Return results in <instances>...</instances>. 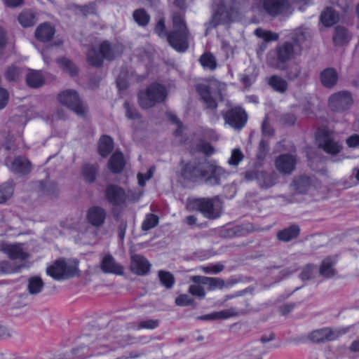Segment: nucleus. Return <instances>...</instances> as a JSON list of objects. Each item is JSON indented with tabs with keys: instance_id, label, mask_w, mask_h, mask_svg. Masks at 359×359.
Returning <instances> with one entry per match:
<instances>
[{
	"instance_id": "1",
	"label": "nucleus",
	"mask_w": 359,
	"mask_h": 359,
	"mask_svg": "<svg viewBox=\"0 0 359 359\" xmlns=\"http://www.w3.org/2000/svg\"><path fill=\"white\" fill-rule=\"evenodd\" d=\"M306 32L302 29H296L291 36L290 41H285L271 50L266 56L267 65L273 69L283 70L286 63L295 55H300L302 45L306 40Z\"/></svg>"
},
{
	"instance_id": "2",
	"label": "nucleus",
	"mask_w": 359,
	"mask_h": 359,
	"mask_svg": "<svg viewBox=\"0 0 359 359\" xmlns=\"http://www.w3.org/2000/svg\"><path fill=\"white\" fill-rule=\"evenodd\" d=\"M172 28L168 32L169 45L179 53L186 52L189 46L190 32L183 13L175 12L172 15Z\"/></svg>"
},
{
	"instance_id": "3",
	"label": "nucleus",
	"mask_w": 359,
	"mask_h": 359,
	"mask_svg": "<svg viewBox=\"0 0 359 359\" xmlns=\"http://www.w3.org/2000/svg\"><path fill=\"white\" fill-rule=\"evenodd\" d=\"M186 208L189 211L200 212L205 218L215 219L222 214V203L219 197L188 198Z\"/></svg>"
},
{
	"instance_id": "4",
	"label": "nucleus",
	"mask_w": 359,
	"mask_h": 359,
	"mask_svg": "<svg viewBox=\"0 0 359 359\" xmlns=\"http://www.w3.org/2000/svg\"><path fill=\"white\" fill-rule=\"evenodd\" d=\"M196 90L205 104V109L215 111L218 107L217 100H224L226 84L217 80H212L208 83L198 84Z\"/></svg>"
},
{
	"instance_id": "5",
	"label": "nucleus",
	"mask_w": 359,
	"mask_h": 359,
	"mask_svg": "<svg viewBox=\"0 0 359 359\" xmlns=\"http://www.w3.org/2000/svg\"><path fill=\"white\" fill-rule=\"evenodd\" d=\"M166 97L167 90L165 87L155 83L138 93V103L141 108L147 109L158 103L163 102Z\"/></svg>"
},
{
	"instance_id": "6",
	"label": "nucleus",
	"mask_w": 359,
	"mask_h": 359,
	"mask_svg": "<svg viewBox=\"0 0 359 359\" xmlns=\"http://www.w3.org/2000/svg\"><path fill=\"white\" fill-rule=\"evenodd\" d=\"M116 45H111L109 41H104L100 45L99 50L91 48L87 53V61L91 66L99 67L102 65L103 59L114 60L120 54Z\"/></svg>"
},
{
	"instance_id": "7",
	"label": "nucleus",
	"mask_w": 359,
	"mask_h": 359,
	"mask_svg": "<svg viewBox=\"0 0 359 359\" xmlns=\"http://www.w3.org/2000/svg\"><path fill=\"white\" fill-rule=\"evenodd\" d=\"M316 140L318 147L331 156L339 154L343 149L342 143L336 139L333 132L325 128L318 130Z\"/></svg>"
},
{
	"instance_id": "8",
	"label": "nucleus",
	"mask_w": 359,
	"mask_h": 359,
	"mask_svg": "<svg viewBox=\"0 0 359 359\" xmlns=\"http://www.w3.org/2000/svg\"><path fill=\"white\" fill-rule=\"evenodd\" d=\"M78 271L77 264L67 263L64 259L56 260L46 268L47 275L56 280L74 277L78 274Z\"/></svg>"
},
{
	"instance_id": "9",
	"label": "nucleus",
	"mask_w": 359,
	"mask_h": 359,
	"mask_svg": "<svg viewBox=\"0 0 359 359\" xmlns=\"http://www.w3.org/2000/svg\"><path fill=\"white\" fill-rule=\"evenodd\" d=\"M352 93L346 90L332 93L328 98V107L335 113H345L353 106Z\"/></svg>"
},
{
	"instance_id": "10",
	"label": "nucleus",
	"mask_w": 359,
	"mask_h": 359,
	"mask_svg": "<svg viewBox=\"0 0 359 359\" xmlns=\"http://www.w3.org/2000/svg\"><path fill=\"white\" fill-rule=\"evenodd\" d=\"M57 98L62 104L67 106L78 116H84L87 113V107L83 103L76 90H65L58 95Z\"/></svg>"
},
{
	"instance_id": "11",
	"label": "nucleus",
	"mask_w": 359,
	"mask_h": 359,
	"mask_svg": "<svg viewBox=\"0 0 359 359\" xmlns=\"http://www.w3.org/2000/svg\"><path fill=\"white\" fill-rule=\"evenodd\" d=\"M205 167V159L184 163L181 169V177L184 180L194 183L203 180Z\"/></svg>"
},
{
	"instance_id": "12",
	"label": "nucleus",
	"mask_w": 359,
	"mask_h": 359,
	"mask_svg": "<svg viewBox=\"0 0 359 359\" xmlns=\"http://www.w3.org/2000/svg\"><path fill=\"white\" fill-rule=\"evenodd\" d=\"M347 332L348 328L346 327L332 329L327 327L313 330L309 334V339L316 343L331 341L337 339Z\"/></svg>"
},
{
	"instance_id": "13",
	"label": "nucleus",
	"mask_w": 359,
	"mask_h": 359,
	"mask_svg": "<svg viewBox=\"0 0 359 359\" xmlns=\"http://www.w3.org/2000/svg\"><path fill=\"white\" fill-rule=\"evenodd\" d=\"M262 8L269 16H287L291 13L289 0H262Z\"/></svg>"
},
{
	"instance_id": "14",
	"label": "nucleus",
	"mask_w": 359,
	"mask_h": 359,
	"mask_svg": "<svg viewBox=\"0 0 359 359\" xmlns=\"http://www.w3.org/2000/svg\"><path fill=\"white\" fill-rule=\"evenodd\" d=\"M225 123L236 130H241L245 125L248 115L245 111L239 107L231 108L226 111H222Z\"/></svg>"
},
{
	"instance_id": "15",
	"label": "nucleus",
	"mask_w": 359,
	"mask_h": 359,
	"mask_svg": "<svg viewBox=\"0 0 359 359\" xmlns=\"http://www.w3.org/2000/svg\"><path fill=\"white\" fill-rule=\"evenodd\" d=\"M204 182L211 186L219 185L221 180L226 177L228 173L220 166L216 165L205 159Z\"/></svg>"
},
{
	"instance_id": "16",
	"label": "nucleus",
	"mask_w": 359,
	"mask_h": 359,
	"mask_svg": "<svg viewBox=\"0 0 359 359\" xmlns=\"http://www.w3.org/2000/svg\"><path fill=\"white\" fill-rule=\"evenodd\" d=\"M104 196L109 203L114 206H121L128 199V196L124 189L115 184H109L106 187Z\"/></svg>"
},
{
	"instance_id": "17",
	"label": "nucleus",
	"mask_w": 359,
	"mask_h": 359,
	"mask_svg": "<svg viewBox=\"0 0 359 359\" xmlns=\"http://www.w3.org/2000/svg\"><path fill=\"white\" fill-rule=\"evenodd\" d=\"M231 22V14L226 9L224 5L218 6L217 10L213 13L210 20L205 23V35L208 32L222 24H228Z\"/></svg>"
},
{
	"instance_id": "18",
	"label": "nucleus",
	"mask_w": 359,
	"mask_h": 359,
	"mask_svg": "<svg viewBox=\"0 0 359 359\" xmlns=\"http://www.w3.org/2000/svg\"><path fill=\"white\" fill-rule=\"evenodd\" d=\"M296 156L285 154L278 156L275 160L276 170L283 175H290L296 168Z\"/></svg>"
},
{
	"instance_id": "19",
	"label": "nucleus",
	"mask_w": 359,
	"mask_h": 359,
	"mask_svg": "<svg viewBox=\"0 0 359 359\" xmlns=\"http://www.w3.org/2000/svg\"><path fill=\"white\" fill-rule=\"evenodd\" d=\"M107 212L100 206H92L87 211L86 219L93 226H102L105 222Z\"/></svg>"
},
{
	"instance_id": "20",
	"label": "nucleus",
	"mask_w": 359,
	"mask_h": 359,
	"mask_svg": "<svg viewBox=\"0 0 359 359\" xmlns=\"http://www.w3.org/2000/svg\"><path fill=\"white\" fill-rule=\"evenodd\" d=\"M55 34V27L50 22L41 23L35 29V38L43 43L50 41Z\"/></svg>"
},
{
	"instance_id": "21",
	"label": "nucleus",
	"mask_w": 359,
	"mask_h": 359,
	"mask_svg": "<svg viewBox=\"0 0 359 359\" xmlns=\"http://www.w3.org/2000/svg\"><path fill=\"white\" fill-rule=\"evenodd\" d=\"M319 79L323 86L331 89L338 83L339 73L333 67H327L320 73Z\"/></svg>"
},
{
	"instance_id": "22",
	"label": "nucleus",
	"mask_w": 359,
	"mask_h": 359,
	"mask_svg": "<svg viewBox=\"0 0 359 359\" xmlns=\"http://www.w3.org/2000/svg\"><path fill=\"white\" fill-rule=\"evenodd\" d=\"M285 76L289 81H293L298 79L305 81L309 77V72L299 63L294 62L287 68Z\"/></svg>"
},
{
	"instance_id": "23",
	"label": "nucleus",
	"mask_w": 359,
	"mask_h": 359,
	"mask_svg": "<svg viewBox=\"0 0 359 359\" xmlns=\"http://www.w3.org/2000/svg\"><path fill=\"white\" fill-rule=\"evenodd\" d=\"M151 264L142 255H135L131 257V270L137 275L143 276L149 273Z\"/></svg>"
},
{
	"instance_id": "24",
	"label": "nucleus",
	"mask_w": 359,
	"mask_h": 359,
	"mask_svg": "<svg viewBox=\"0 0 359 359\" xmlns=\"http://www.w3.org/2000/svg\"><path fill=\"white\" fill-rule=\"evenodd\" d=\"M100 269L104 273H114L121 275L123 273V267L118 264L112 255H105L100 263Z\"/></svg>"
},
{
	"instance_id": "25",
	"label": "nucleus",
	"mask_w": 359,
	"mask_h": 359,
	"mask_svg": "<svg viewBox=\"0 0 359 359\" xmlns=\"http://www.w3.org/2000/svg\"><path fill=\"white\" fill-rule=\"evenodd\" d=\"M3 251L11 259L25 260L29 254L24 251L21 243L8 244L3 247Z\"/></svg>"
},
{
	"instance_id": "26",
	"label": "nucleus",
	"mask_w": 359,
	"mask_h": 359,
	"mask_svg": "<svg viewBox=\"0 0 359 359\" xmlns=\"http://www.w3.org/2000/svg\"><path fill=\"white\" fill-rule=\"evenodd\" d=\"M10 170L16 174L27 175L31 171V163L25 158L17 156L12 161Z\"/></svg>"
},
{
	"instance_id": "27",
	"label": "nucleus",
	"mask_w": 359,
	"mask_h": 359,
	"mask_svg": "<svg viewBox=\"0 0 359 359\" xmlns=\"http://www.w3.org/2000/svg\"><path fill=\"white\" fill-rule=\"evenodd\" d=\"M311 186V178L306 175L295 177L291 184L292 190L297 194H306Z\"/></svg>"
},
{
	"instance_id": "28",
	"label": "nucleus",
	"mask_w": 359,
	"mask_h": 359,
	"mask_svg": "<svg viewBox=\"0 0 359 359\" xmlns=\"http://www.w3.org/2000/svg\"><path fill=\"white\" fill-rule=\"evenodd\" d=\"M267 84L276 92L285 93L288 89L287 81L278 75H273L266 79Z\"/></svg>"
},
{
	"instance_id": "29",
	"label": "nucleus",
	"mask_w": 359,
	"mask_h": 359,
	"mask_svg": "<svg viewBox=\"0 0 359 359\" xmlns=\"http://www.w3.org/2000/svg\"><path fill=\"white\" fill-rule=\"evenodd\" d=\"M300 233V228L297 224H292L277 233V238L283 242H290L297 238Z\"/></svg>"
},
{
	"instance_id": "30",
	"label": "nucleus",
	"mask_w": 359,
	"mask_h": 359,
	"mask_svg": "<svg viewBox=\"0 0 359 359\" xmlns=\"http://www.w3.org/2000/svg\"><path fill=\"white\" fill-rule=\"evenodd\" d=\"M98 171V165L87 163L82 166L81 170V175L83 180L86 182L91 184L95 181Z\"/></svg>"
},
{
	"instance_id": "31",
	"label": "nucleus",
	"mask_w": 359,
	"mask_h": 359,
	"mask_svg": "<svg viewBox=\"0 0 359 359\" xmlns=\"http://www.w3.org/2000/svg\"><path fill=\"white\" fill-rule=\"evenodd\" d=\"M125 166L123 155L121 152L116 151L108 162V168L113 173H120Z\"/></svg>"
},
{
	"instance_id": "32",
	"label": "nucleus",
	"mask_w": 359,
	"mask_h": 359,
	"mask_svg": "<svg viewBox=\"0 0 359 359\" xmlns=\"http://www.w3.org/2000/svg\"><path fill=\"white\" fill-rule=\"evenodd\" d=\"M335 262L331 257H327L323 260L320 268L319 274L325 278H331L336 275V270L334 269Z\"/></svg>"
},
{
	"instance_id": "33",
	"label": "nucleus",
	"mask_w": 359,
	"mask_h": 359,
	"mask_svg": "<svg viewBox=\"0 0 359 359\" xmlns=\"http://www.w3.org/2000/svg\"><path fill=\"white\" fill-rule=\"evenodd\" d=\"M44 287V282L42 278L38 276H34L27 280V289L29 294L36 295L39 294Z\"/></svg>"
},
{
	"instance_id": "34",
	"label": "nucleus",
	"mask_w": 359,
	"mask_h": 359,
	"mask_svg": "<svg viewBox=\"0 0 359 359\" xmlns=\"http://www.w3.org/2000/svg\"><path fill=\"white\" fill-rule=\"evenodd\" d=\"M351 36L348 31L344 27L337 26L335 27L333 36V41L337 46H342L349 42Z\"/></svg>"
},
{
	"instance_id": "35",
	"label": "nucleus",
	"mask_w": 359,
	"mask_h": 359,
	"mask_svg": "<svg viewBox=\"0 0 359 359\" xmlns=\"http://www.w3.org/2000/svg\"><path fill=\"white\" fill-rule=\"evenodd\" d=\"M114 142L111 137L103 135L100 140L98 151L102 157L107 156L113 150Z\"/></svg>"
},
{
	"instance_id": "36",
	"label": "nucleus",
	"mask_w": 359,
	"mask_h": 359,
	"mask_svg": "<svg viewBox=\"0 0 359 359\" xmlns=\"http://www.w3.org/2000/svg\"><path fill=\"white\" fill-rule=\"evenodd\" d=\"M320 20L325 27H330L338 22L339 15L332 8H327L321 13Z\"/></svg>"
},
{
	"instance_id": "37",
	"label": "nucleus",
	"mask_w": 359,
	"mask_h": 359,
	"mask_svg": "<svg viewBox=\"0 0 359 359\" xmlns=\"http://www.w3.org/2000/svg\"><path fill=\"white\" fill-rule=\"evenodd\" d=\"M26 82L31 88H39L44 83V79L39 71H31L27 74Z\"/></svg>"
},
{
	"instance_id": "38",
	"label": "nucleus",
	"mask_w": 359,
	"mask_h": 359,
	"mask_svg": "<svg viewBox=\"0 0 359 359\" xmlns=\"http://www.w3.org/2000/svg\"><path fill=\"white\" fill-rule=\"evenodd\" d=\"M247 231L248 229L243 226H236L222 230L221 231V236L226 238L239 237L244 236Z\"/></svg>"
},
{
	"instance_id": "39",
	"label": "nucleus",
	"mask_w": 359,
	"mask_h": 359,
	"mask_svg": "<svg viewBox=\"0 0 359 359\" xmlns=\"http://www.w3.org/2000/svg\"><path fill=\"white\" fill-rule=\"evenodd\" d=\"M217 320H225L232 317L243 316L248 313L245 310H237L233 307L227 309L216 311Z\"/></svg>"
},
{
	"instance_id": "40",
	"label": "nucleus",
	"mask_w": 359,
	"mask_h": 359,
	"mask_svg": "<svg viewBox=\"0 0 359 359\" xmlns=\"http://www.w3.org/2000/svg\"><path fill=\"white\" fill-rule=\"evenodd\" d=\"M276 175L262 171L259 174L258 184L262 189H269L276 184Z\"/></svg>"
},
{
	"instance_id": "41",
	"label": "nucleus",
	"mask_w": 359,
	"mask_h": 359,
	"mask_svg": "<svg viewBox=\"0 0 359 359\" xmlns=\"http://www.w3.org/2000/svg\"><path fill=\"white\" fill-rule=\"evenodd\" d=\"M133 18L135 22L141 27H146L150 21V15L144 8L134 11Z\"/></svg>"
},
{
	"instance_id": "42",
	"label": "nucleus",
	"mask_w": 359,
	"mask_h": 359,
	"mask_svg": "<svg viewBox=\"0 0 359 359\" xmlns=\"http://www.w3.org/2000/svg\"><path fill=\"white\" fill-rule=\"evenodd\" d=\"M18 20L19 23L25 28L32 27L36 22L35 15L29 11H24L20 13Z\"/></svg>"
},
{
	"instance_id": "43",
	"label": "nucleus",
	"mask_w": 359,
	"mask_h": 359,
	"mask_svg": "<svg viewBox=\"0 0 359 359\" xmlns=\"http://www.w3.org/2000/svg\"><path fill=\"white\" fill-rule=\"evenodd\" d=\"M158 277L161 285L167 289H171L175 283L174 276L169 271L161 270L158 272Z\"/></svg>"
},
{
	"instance_id": "44",
	"label": "nucleus",
	"mask_w": 359,
	"mask_h": 359,
	"mask_svg": "<svg viewBox=\"0 0 359 359\" xmlns=\"http://www.w3.org/2000/svg\"><path fill=\"white\" fill-rule=\"evenodd\" d=\"M234 284L233 281L226 282L221 278L210 277L208 283V290H222L224 287H229Z\"/></svg>"
},
{
	"instance_id": "45",
	"label": "nucleus",
	"mask_w": 359,
	"mask_h": 359,
	"mask_svg": "<svg viewBox=\"0 0 359 359\" xmlns=\"http://www.w3.org/2000/svg\"><path fill=\"white\" fill-rule=\"evenodd\" d=\"M255 35L258 38L262 39L264 42L277 41L279 38V35L277 33L272 32L271 31L263 29L262 28H257L255 30Z\"/></svg>"
},
{
	"instance_id": "46",
	"label": "nucleus",
	"mask_w": 359,
	"mask_h": 359,
	"mask_svg": "<svg viewBox=\"0 0 359 359\" xmlns=\"http://www.w3.org/2000/svg\"><path fill=\"white\" fill-rule=\"evenodd\" d=\"M200 63L204 68L210 70H214L217 67L216 59L211 53L203 54L200 57Z\"/></svg>"
},
{
	"instance_id": "47",
	"label": "nucleus",
	"mask_w": 359,
	"mask_h": 359,
	"mask_svg": "<svg viewBox=\"0 0 359 359\" xmlns=\"http://www.w3.org/2000/svg\"><path fill=\"white\" fill-rule=\"evenodd\" d=\"M57 62L60 67L69 74L70 76H75L78 72V69L75 65L69 60L62 57L57 59Z\"/></svg>"
},
{
	"instance_id": "48",
	"label": "nucleus",
	"mask_w": 359,
	"mask_h": 359,
	"mask_svg": "<svg viewBox=\"0 0 359 359\" xmlns=\"http://www.w3.org/2000/svg\"><path fill=\"white\" fill-rule=\"evenodd\" d=\"M40 189L43 194L48 196H54L57 193V187L55 182L50 181L41 182Z\"/></svg>"
},
{
	"instance_id": "49",
	"label": "nucleus",
	"mask_w": 359,
	"mask_h": 359,
	"mask_svg": "<svg viewBox=\"0 0 359 359\" xmlns=\"http://www.w3.org/2000/svg\"><path fill=\"white\" fill-rule=\"evenodd\" d=\"M158 223V217L154 214H149L143 221L142 224V229L143 231H148L157 226Z\"/></svg>"
},
{
	"instance_id": "50",
	"label": "nucleus",
	"mask_w": 359,
	"mask_h": 359,
	"mask_svg": "<svg viewBox=\"0 0 359 359\" xmlns=\"http://www.w3.org/2000/svg\"><path fill=\"white\" fill-rule=\"evenodd\" d=\"M269 151V144L264 140H261L258 147V151L257 154V158L259 161H264Z\"/></svg>"
},
{
	"instance_id": "51",
	"label": "nucleus",
	"mask_w": 359,
	"mask_h": 359,
	"mask_svg": "<svg viewBox=\"0 0 359 359\" xmlns=\"http://www.w3.org/2000/svg\"><path fill=\"white\" fill-rule=\"evenodd\" d=\"M20 69L15 66H11L7 68L5 72V77L9 81H16L19 79Z\"/></svg>"
},
{
	"instance_id": "52",
	"label": "nucleus",
	"mask_w": 359,
	"mask_h": 359,
	"mask_svg": "<svg viewBox=\"0 0 359 359\" xmlns=\"http://www.w3.org/2000/svg\"><path fill=\"white\" fill-rule=\"evenodd\" d=\"M13 193V189L11 185L5 184L0 186V203L6 202Z\"/></svg>"
},
{
	"instance_id": "53",
	"label": "nucleus",
	"mask_w": 359,
	"mask_h": 359,
	"mask_svg": "<svg viewBox=\"0 0 359 359\" xmlns=\"http://www.w3.org/2000/svg\"><path fill=\"white\" fill-rule=\"evenodd\" d=\"M244 158V155L240 149H234L231 151L230 158L228 160V163L230 165L237 166L239 163Z\"/></svg>"
},
{
	"instance_id": "54",
	"label": "nucleus",
	"mask_w": 359,
	"mask_h": 359,
	"mask_svg": "<svg viewBox=\"0 0 359 359\" xmlns=\"http://www.w3.org/2000/svg\"><path fill=\"white\" fill-rule=\"evenodd\" d=\"M200 269L203 273L207 274H217L224 270V266L221 263H217L210 266H202Z\"/></svg>"
},
{
	"instance_id": "55",
	"label": "nucleus",
	"mask_w": 359,
	"mask_h": 359,
	"mask_svg": "<svg viewBox=\"0 0 359 359\" xmlns=\"http://www.w3.org/2000/svg\"><path fill=\"white\" fill-rule=\"evenodd\" d=\"M123 107L126 110V116L129 119H140L141 118L140 114L137 111V109L130 105L128 102H125Z\"/></svg>"
},
{
	"instance_id": "56",
	"label": "nucleus",
	"mask_w": 359,
	"mask_h": 359,
	"mask_svg": "<svg viewBox=\"0 0 359 359\" xmlns=\"http://www.w3.org/2000/svg\"><path fill=\"white\" fill-rule=\"evenodd\" d=\"M160 320L158 319H149L142 320L138 323V328L154 330L159 326Z\"/></svg>"
},
{
	"instance_id": "57",
	"label": "nucleus",
	"mask_w": 359,
	"mask_h": 359,
	"mask_svg": "<svg viewBox=\"0 0 359 359\" xmlns=\"http://www.w3.org/2000/svg\"><path fill=\"white\" fill-rule=\"evenodd\" d=\"M154 32L161 38L168 37V32L166 30L164 18H161L157 22L154 28Z\"/></svg>"
},
{
	"instance_id": "58",
	"label": "nucleus",
	"mask_w": 359,
	"mask_h": 359,
	"mask_svg": "<svg viewBox=\"0 0 359 359\" xmlns=\"http://www.w3.org/2000/svg\"><path fill=\"white\" fill-rule=\"evenodd\" d=\"M316 270V266L313 264H307L302 270L300 274V278L303 280H307L313 277V273Z\"/></svg>"
},
{
	"instance_id": "59",
	"label": "nucleus",
	"mask_w": 359,
	"mask_h": 359,
	"mask_svg": "<svg viewBox=\"0 0 359 359\" xmlns=\"http://www.w3.org/2000/svg\"><path fill=\"white\" fill-rule=\"evenodd\" d=\"M194 299L188 294H180L175 299V304L180 306H187L194 304Z\"/></svg>"
},
{
	"instance_id": "60",
	"label": "nucleus",
	"mask_w": 359,
	"mask_h": 359,
	"mask_svg": "<svg viewBox=\"0 0 359 359\" xmlns=\"http://www.w3.org/2000/svg\"><path fill=\"white\" fill-rule=\"evenodd\" d=\"M197 147L198 151H201L207 156L212 155L215 151L213 147L210 143L204 141L199 142Z\"/></svg>"
},
{
	"instance_id": "61",
	"label": "nucleus",
	"mask_w": 359,
	"mask_h": 359,
	"mask_svg": "<svg viewBox=\"0 0 359 359\" xmlns=\"http://www.w3.org/2000/svg\"><path fill=\"white\" fill-rule=\"evenodd\" d=\"M189 292L192 295L196 296L199 298H203L205 296L204 288L199 285H191L189 288Z\"/></svg>"
},
{
	"instance_id": "62",
	"label": "nucleus",
	"mask_w": 359,
	"mask_h": 359,
	"mask_svg": "<svg viewBox=\"0 0 359 359\" xmlns=\"http://www.w3.org/2000/svg\"><path fill=\"white\" fill-rule=\"evenodd\" d=\"M74 7L81 12L83 15L95 13V6L94 4H89L85 6L74 5Z\"/></svg>"
},
{
	"instance_id": "63",
	"label": "nucleus",
	"mask_w": 359,
	"mask_h": 359,
	"mask_svg": "<svg viewBox=\"0 0 359 359\" xmlns=\"http://www.w3.org/2000/svg\"><path fill=\"white\" fill-rule=\"evenodd\" d=\"M9 94L6 89L0 88V110L4 109L8 102Z\"/></svg>"
},
{
	"instance_id": "64",
	"label": "nucleus",
	"mask_w": 359,
	"mask_h": 359,
	"mask_svg": "<svg viewBox=\"0 0 359 359\" xmlns=\"http://www.w3.org/2000/svg\"><path fill=\"white\" fill-rule=\"evenodd\" d=\"M0 269L4 273H12L18 271L19 268H14L8 262L0 263Z\"/></svg>"
}]
</instances>
